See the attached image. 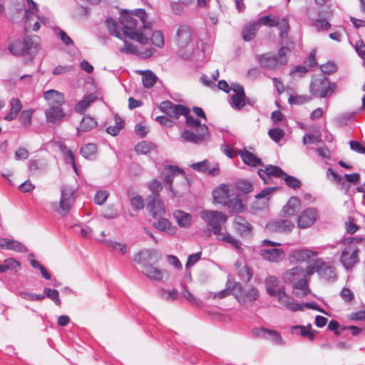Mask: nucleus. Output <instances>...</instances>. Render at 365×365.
<instances>
[{
    "mask_svg": "<svg viewBox=\"0 0 365 365\" xmlns=\"http://www.w3.org/2000/svg\"><path fill=\"white\" fill-rule=\"evenodd\" d=\"M336 84L324 76L314 78L309 86L310 93L321 98L331 96L336 93Z\"/></svg>",
    "mask_w": 365,
    "mask_h": 365,
    "instance_id": "6",
    "label": "nucleus"
},
{
    "mask_svg": "<svg viewBox=\"0 0 365 365\" xmlns=\"http://www.w3.org/2000/svg\"><path fill=\"white\" fill-rule=\"evenodd\" d=\"M289 52L288 47L282 46L278 52V56L271 53L257 55L256 59L260 66L265 69L276 70L279 66L286 64L288 61L287 54Z\"/></svg>",
    "mask_w": 365,
    "mask_h": 365,
    "instance_id": "5",
    "label": "nucleus"
},
{
    "mask_svg": "<svg viewBox=\"0 0 365 365\" xmlns=\"http://www.w3.org/2000/svg\"><path fill=\"white\" fill-rule=\"evenodd\" d=\"M317 212L314 208H308L298 217V227L307 228L312 225L317 220Z\"/></svg>",
    "mask_w": 365,
    "mask_h": 365,
    "instance_id": "15",
    "label": "nucleus"
},
{
    "mask_svg": "<svg viewBox=\"0 0 365 365\" xmlns=\"http://www.w3.org/2000/svg\"><path fill=\"white\" fill-rule=\"evenodd\" d=\"M27 8L25 9V20L28 23L33 19V16L38 12V5L33 0H26Z\"/></svg>",
    "mask_w": 365,
    "mask_h": 365,
    "instance_id": "45",
    "label": "nucleus"
},
{
    "mask_svg": "<svg viewBox=\"0 0 365 365\" xmlns=\"http://www.w3.org/2000/svg\"><path fill=\"white\" fill-rule=\"evenodd\" d=\"M104 242L112 249L118 250L122 255H125L128 252V248L125 245L111 240L105 241Z\"/></svg>",
    "mask_w": 365,
    "mask_h": 365,
    "instance_id": "62",
    "label": "nucleus"
},
{
    "mask_svg": "<svg viewBox=\"0 0 365 365\" xmlns=\"http://www.w3.org/2000/svg\"><path fill=\"white\" fill-rule=\"evenodd\" d=\"M230 294H234L233 284H232L231 282L230 283V284L228 283L227 284V287L225 289L215 293L213 295V298L222 299Z\"/></svg>",
    "mask_w": 365,
    "mask_h": 365,
    "instance_id": "60",
    "label": "nucleus"
},
{
    "mask_svg": "<svg viewBox=\"0 0 365 365\" xmlns=\"http://www.w3.org/2000/svg\"><path fill=\"white\" fill-rule=\"evenodd\" d=\"M267 227L275 232H290L294 228V224L289 220H279L269 223Z\"/></svg>",
    "mask_w": 365,
    "mask_h": 365,
    "instance_id": "26",
    "label": "nucleus"
},
{
    "mask_svg": "<svg viewBox=\"0 0 365 365\" xmlns=\"http://www.w3.org/2000/svg\"><path fill=\"white\" fill-rule=\"evenodd\" d=\"M313 26L317 29L318 31H326L330 29L331 24L329 23L326 19H316L313 21Z\"/></svg>",
    "mask_w": 365,
    "mask_h": 365,
    "instance_id": "64",
    "label": "nucleus"
},
{
    "mask_svg": "<svg viewBox=\"0 0 365 365\" xmlns=\"http://www.w3.org/2000/svg\"><path fill=\"white\" fill-rule=\"evenodd\" d=\"M19 296L29 301H42L45 299V295L41 294H34L29 292H20Z\"/></svg>",
    "mask_w": 365,
    "mask_h": 365,
    "instance_id": "57",
    "label": "nucleus"
},
{
    "mask_svg": "<svg viewBox=\"0 0 365 365\" xmlns=\"http://www.w3.org/2000/svg\"><path fill=\"white\" fill-rule=\"evenodd\" d=\"M147 13L143 9L125 10L120 14L121 34L124 37L146 44L150 37L151 28L146 24Z\"/></svg>",
    "mask_w": 365,
    "mask_h": 365,
    "instance_id": "1",
    "label": "nucleus"
},
{
    "mask_svg": "<svg viewBox=\"0 0 365 365\" xmlns=\"http://www.w3.org/2000/svg\"><path fill=\"white\" fill-rule=\"evenodd\" d=\"M21 264L19 261L14 258L6 259L2 264H0V273L5 272L8 270L17 272L20 268Z\"/></svg>",
    "mask_w": 365,
    "mask_h": 365,
    "instance_id": "39",
    "label": "nucleus"
},
{
    "mask_svg": "<svg viewBox=\"0 0 365 365\" xmlns=\"http://www.w3.org/2000/svg\"><path fill=\"white\" fill-rule=\"evenodd\" d=\"M150 190L152 192L153 197H159V192L161 191L163 186L160 181L153 180L148 184Z\"/></svg>",
    "mask_w": 365,
    "mask_h": 365,
    "instance_id": "59",
    "label": "nucleus"
},
{
    "mask_svg": "<svg viewBox=\"0 0 365 365\" xmlns=\"http://www.w3.org/2000/svg\"><path fill=\"white\" fill-rule=\"evenodd\" d=\"M43 96L48 107L63 106L64 103L63 94L53 89L43 92Z\"/></svg>",
    "mask_w": 365,
    "mask_h": 365,
    "instance_id": "21",
    "label": "nucleus"
},
{
    "mask_svg": "<svg viewBox=\"0 0 365 365\" xmlns=\"http://www.w3.org/2000/svg\"><path fill=\"white\" fill-rule=\"evenodd\" d=\"M46 120L48 123L52 124H60L64 118L66 113L62 108V106L48 107L45 110Z\"/></svg>",
    "mask_w": 365,
    "mask_h": 365,
    "instance_id": "14",
    "label": "nucleus"
},
{
    "mask_svg": "<svg viewBox=\"0 0 365 365\" xmlns=\"http://www.w3.org/2000/svg\"><path fill=\"white\" fill-rule=\"evenodd\" d=\"M147 209L154 218L163 216L165 213L164 203L159 197H153L147 204Z\"/></svg>",
    "mask_w": 365,
    "mask_h": 365,
    "instance_id": "23",
    "label": "nucleus"
},
{
    "mask_svg": "<svg viewBox=\"0 0 365 365\" xmlns=\"http://www.w3.org/2000/svg\"><path fill=\"white\" fill-rule=\"evenodd\" d=\"M173 215L179 226L187 227L190 225L192 216L190 214L182 210H176Z\"/></svg>",
    "mask_w": 365,
    "mask_h": 365,
    "instance_id": "37",
    "label": "nucleus"
},
{
    "mask_svg": "<svg viewBox=\"0 0 365 365\" xmlns=\"http://www.w3.org/2000/svg\"><path fill=\"white\" fill-rule=\"evenodd\" d=\"M213 198L215 202L225 205L228 200L234 195V193L228 185H221L213 192Z\"/></svg>",
    "mask_w": 365,
    "mask_h": 365,
    "instance_id": "18",
    "label": "nucleus"
},
{
    "mask_svg": "<svg viewBox=\"0 0 365 365\" xmlns=\"http://www.w3.org/2000/svg\"><path fill=\"white\" fill-rule=\"evenodd\" d=\"M232 89L234 93L230 96V105L232 108L240 110L246 104L244 88L237 83H232Z\"/></svg>",
    "mask_w": 365,
    "mask_h": 365,
    "instance_id": "13",
    "label": "nucleus"
},
{
    "mask_svg": "<svg viewBox=\"0 0 365 365\" xmlns=\"http://www.w3.org/2000/svg\"><path fill=\"white\" fill-rule=\"evenodd\" d=\"M153 148V145L148 141L138 143L135 147V151L138 154H147L150 153Z\"/></svg>",
    "mask_w": 365,
    "mask_h": 365,
    "instance_id": "54",
    "label": "nucleus"
},
{
    "mask_svg": "<svg viewBox=\"0 0 365 365\" xmlns=\"http://www.w3.org/2000/svg\"><path fill=\"white\" fill-rule=\"evenodd\" d=\"M284 172L278 166L267 165L264 169H259L258 175L263 179L264 183H268L270 177L282 178Z\"/></svg>",
    "mask_w": 365,
    "mask_h": 365,
    "instance_id": "24",
    "label": "nucleus"
},
{
    "mask_svg": "<svg viewBox=\"0 0 365 365\" xmlns=\"http://www.w3.org/2000/svg\"><path fill=\"white\" fill-rule=\"evenodd\" d=\"M255 334L260 338L269 339L277 345H282L284 344L280 334L274 330L260 327L255 331Z\"/></svg>",
    "mask_w": 365,
    "mask_h": 365,
    "instance_id": "20",
    "label": "nucleus"
},
{
    "mask_svg": "<svg viewBox=\"0 0 365 365\" xmlns=\"http://www.w3.org/2000/svg\"><path fill=\"white\" fill-rule=\"evenodd\" d=\"M106 23L108 27L110 33L112 35L124 41V46L120 48V51L121 53L139 55L143 58H148L152 56L153 53V49H146L144 53H142L139 51L135 45L128 42L125 40L127 37H124L123 34H121V31L118 29V24L113 19H107Z\"/></svg>",
    "mask_w": 365,
    "mask_h": 365,
    "instance_id": "4",
    "label": "nucleus"
},
{
    "mask_svg": "<svg viewBox=\"0 0 365 365\" xmlns=\"http://www.w3.org/2000/svg\"><path fill=\"white\" fill-rule=\"evenodd\" d=\"M152 43L156 46L157 47L161 48L164 46V36L160 31H155L154 32L151 31L150 35Z\"/></svg>",
    "mask_w": 365,
    "mask_h": 365,
    "instance_id": "56",
    "label": "nucleus"
},
{
    "mask_svg": "<svg viewBox=\"0 0 365 365\" xmlns=\"http://www.w3.org/2000/svg\"><path fill=\"white\" fill-rule=\"evenodd\" d=\"M193 36L194 33L190 27L186 25L180 26L176 33V42L178 47L191 51L192 50V41Z\"/></svg>",
    "mask_w": 365,
    "mask_h": 365,
    "instance_id": "12",
    "label": "nucleus"
},
{
    "mask_svg": "<svg viewBox=\"0 0 365 365\" xmlns=\"http://www.w3.org/2000/svg\"><path fill=\"white\" fill-rule=\"evenodd\" d=\"M237 189L245 194L251 192L253 190L252 184L245 180H240L237 182Z\"/></svg>",
    "mask_w": 365,
    "mask_h": 365,
    "instance_id": "58",
    "label": "nucleus"
},
{
    "mask_svg": "<svg viewBox=\"0 0 365 365\" xmlns=\"http://www.w3.org/2000/svg\"><path fill=\"white\" fill-rule=\"evenodd\" d=\"M178 173H184V171L178 168V166L175 165H168L165 168V170L162 172V178L164 180V182L166 184H168V189L173 192V187H172V182L173 180V178L175 175Z\"/></svg>",
    "mask_w": 365,
    "mask_h": 365,
    "instance_id": "25",
    "label": "nucleus"
},
{
    "mask_svg": "<svg viewBox=\"0 0 365 365\" xmlns=\"http://www.w3.org/2000/svg\"><path fill=\"white\" fill-rule=\"evenodd\" d=\"M311 101V98L307 95L290 96L288 103L290 105H302Z\"/></svg>",
    "mask_w": 365,
    "mask_h": 365,
    "instance_id": "53",
    "label": "nucleus"
},
{
    "mask_svg": "<svg viewBox=\"0 0 365 365\" xmlns=\"http://www.w3.org/2000/svg\"><path fill=\"white\" fill-rule=\"evenodd\" d=\"M35 112L34 109L29 108L21 111L19 115V121L25 128H29L32 123V118Z\"/></svg>",
    "mask_w": 365,
    "mask_h": 365,
    "instance_id": "41",
    "label": "nucleus"
},
{
    "mask_svg": "<svg viewBox=\"0 0 365 365\" xmlns=\"http://www.w3.org/2000/svg\"><path fill=\"white\" fill-rule=\"evenodd\" d=\"M97 126L96 120L90 115L83 116L80 127L77 128V134L80 135L81 133L88 132Z\"/></svg>",
    "mask_w": 365,
    "mask_h": 365,
    "instance_id": "32",
    "label": "nucleus"
},
{
    "mask_svg": "<svg viewBox=\"0 0 365 365\" xmlns=\"http://www.w3.org/2000/svg\"><path fill=\"white\" fill-rule=\"evenodd\" d=\"M359 248L355 245H348L342 250L340 261L346 270L351 269L359 262Z\"/></svg>",
    "mask_w": 365,
    "mask_h": 365,
    "instance_id": "10",
    "label": "nucleus"
},
{
    "mask_svg": "<svg viewBox=\"0 0 365 365\" xmlns=\"http://www.w3.org/2000/svg\"><path fill=\"white\" fill-rule=\"evenodd\" d=\"M323 265V259L320 258H317L314 259L309 266H307L305 269L303 268V274L304 275V279L307 276H311L315 272L319 274L320 265Z\"/></svg>",
    "mask_w": 365,
    "mask_h": 365,
    "instance_id": "44",
    "label": "nucleus"
},
{
    "mask_svg": "<svg viewBox=\"0 0 365 365\" xmlns=\"http://www.w3.org/2000/svg\"><path fill=\"white\" fill-rule=\"evenodd\" d=\"M200 217L217 237L222 233V226L227 220V216L217 210H204L200 212Z\"/></svg>",
    "mask_w": 365,
    "mask_h": 365,
    "instance_id": "7",
    "label": "nucleus"
},
{
    "mask_svg": "<svg viewBox=\"0 0 365 365\" xmlns=\"http://www.w3.org/2000/svg\"><path fill=\"white\" fill-rule=\"evenodd\" d=\"M279 17L278 16L266 15L259 17L257 19V24L259 25H264L268 27L277 26V21Z\"/></svg>",
    "mask_w": 365,
    "mask_h": 365,
    "instance_id": "47",
    "label": "nucleus"
},
{
    "mask_svg": "<svg viewBox=\"0 0 365 365\" xmlns=\"http://www.w3.org/2000/svg\"><path fill=\"white\" fill-rule=\"evenodd\" d=\"M159 108L167 115L178 119L180 115L187 116L190 115L189 108L180 104H174L169 101H163Z\"/></svg>",
    "mask_w": 365,
    "mask_h": 365,
    "instance_id": "11",
    "label": "nucleus"
},
{
    "mask_svg": "<svg viewBox=\"0 0 365 365\" xmlns=\"http://www.w3.org/2000/svg\"><path fill=\"white\" fill-rule=\"evenodd\" d=\"M301 201L297 197H292L283 207L282 212L285 216H292L299 210Z\"/></svg>",
    "mask_w": 365,
    "mask_h": 365,
    "instance_id": "28",
    "label": "nucleus"
},
{
    "mask_svg": "<svg viewBox=\"0 0 365 365\" xmlns=\"http://www.w3.org/2000/svg\"><path fill=\"white\" fill-rule=\"evenodd\" d=\"M268 134L270 138L275 143H278L284 135V131L279 128L270 129Z\"/></svg>",
    "mask_w": 365,
    "mask_h": 365,
    "instance_id": "61",
    "label": "nucleus"
},
{
    "mask_svg": "<svg viewBox=\"0 0 365 365\" xmlns=\"http://www.w3.org/2000/svg\"><path fill=\"white\" fill-rule=\"evenodd\" d=\"M275 296L277 297L278 302L286 307L287 309L292 312L302 310L301 304L294 302V300L285 293L284 289H279Z\"/></svg>",
    "mask_w": 365,
    "mask_h": 365,
    "instance_id": "19",
    "label": "nucleus"
},
{
    "mask_svg": "<svg viewBox=\"0 0 365 365\" xmlns=\"http://www.w3.org/2000/svg\"><path fill=\"white\" fill-rule=\"evenodd\" d=\"M282 278L284 282L292 283L294 289L302 290L304 294L309 292L308 282L304 279L302 267H295L287 270L283 274Z\"/></svg>",
    "mask_w": 365,
    "mask_h": 365,
    "instance_id": "8",
    "label": "nucleus"
},
{
    "mask_svg": "<svg viewBox=\"0 0 365 365\" xmlns=\"http://www.w3.org/2000/svg\"><path fill=\"white\" fill-rule=\"evenodd\" d=\"M81 155L86 159L94 158L97 153V146L94 143H88L81 149Z\"/></svg>",
    "mask_w": 365,
    "mask_h": 365,
    "instance_id": "46",
    "label": "nucleus"
},
{
    "mask_svg": "<svg viewBox=\"0 0 365 365\" xmlns=\"http://www.w3.org/2000/svg\"><path fill=\"white\" fill-rule=\"evenodd\" d=\"M234 227L235 230L242 236H247L251 232L250 224L243 217L237 216L234 220Z\"/></svg>",
    "mask_w": 365,
    "mask_h": 365,
    "instance_id": "27",
    "label": "nucleus"
},
{
    "mask_svg": "<svg viewBox=\"0 0 365 365\" xmlns=\"http://www.w3.org/2000/svg\"><path fill=\"white\" fill-rule=\"evenodd\" d=\"M279 285V279L275 276H269L266 278L265 286L267 294L271 297H275L278 289L275 288Z\"/></svg>",
    "mask_w": 365,
    "mask_h": 365,
    "instance_id": "40",
    "label": "nucleus"
},
{
    "mask_svg": "<svg viewBox=\"0 0 365 365\" xmlns=\"http://www.w3.org/2000/svg\"><path fill=\"white\" fill-rule=\"evenodd\" d=\"M143 273L149 279L160 281L163 277V272L150 264L143 266Z\"/></svg>",
    "mask_w": 365,
    "mask_h": 365,
    "instance_id": "33",
    "label": "nucleus"
},
{
    "mask_svg": "<svg viewBox=\"0 0 365 365\" xmlns=\"http://www.w3.org/2000/svg\"><path fill=\"white\" fill-rule=\"evenodd\" d=\"M96 96L92 93L85 95L75 106V110L78 113H83L91 103L96 101Z\"/></svg>",
    "mask_w": 365,
    "mask_h": 365,
    "instance_id": "34",
    "label": "nucleus"
},
{
    "mask_svg": "<svg viewBox=\"0 0 365 365\" xmlns=\"http://www.w3.org/2000/svg\"><path fill=\"white\" fill-rule=\"evenodd\" d=\"M261 257L269 262H279L284 258V252L282 249H262L259 251Z\"/></svg>",
    "mask_w": 365,
    "mask_h": 365,
    "instance_id": "17",
    "label": "nucleus"
},
{
    "mask_svg": "<svg viewBox=\"0 0 365 365\" xmlns=\"http://www.w3.org/2000/svg\"><path fill=\"white\" fill-rule=\"evenodd\" d=\"M43 294L45 295V298L48 297L50 299H51L52 301H53L56 305H58V306L61 305V299L59 298V292L58 290L46 287L43 289Z\"/></svg>",
    "mask_w": 365,
    "mask_h": 365,
    "instance_id": "52",
    "label": "nucleus"
},
{
    "mask_svg": "<svg viewBox=\"0 0 365 365\" xmlns=\"http://www.w3.org/2000/svg\"><path fill=\"white\" fill-rule=\"evenodd\" d=\"M319 275L326 281H334L336 277L335 267L327 264L323 260V265H320Z\"/></svg>",
    "mask_w": 365,
    "mask_h": 365,
    "instance_id": "31",
    "label": "nucleus"
},
{
    "mask_svg": "<svg viewBox=\"0 0 365 365\" xmlns=\"http://www.w3.org/2000/svg\"><path fill=\"white\" fill-rule=\"evenodd\" d=\"M158 217L159 219L157 222L153 223V227L160 231L169 232L171 229V223L170 221L168 219L163 217V216Z\"/></svg>",
    "mask_w": 365,
    "mask_h": 365,
    "instance_id": "50",
    "label": "nucleus"
},
{
    "mask_svg": "<svg viewBox=\"0 0 365 365\" xmlns=\"http://www.w3.org/2000/svg\"><path fill=\"white\" fill-rule=\"evenodd\" d=\"M240 155L243 162L250 166L257 167L262 163L258 157L247 150L240 151Z\"/></svg>",
    "mask_w": 365,
    "mask_h": 365,
    "instance_id": "36",
    "label": "nucleus"
},
{
    "mask_svg": "<svg viewBox=\"0 0 365 365\" xmlns=\"http://www.w3.org/2000/svg\"><path fill=\"white\" fill-rule=\"evenodd\" d=\"M24 44V51L25 55H35L40 47L37 43H35L31 37L26 36L22 41Z\"/></svg>",
    "mask_w": 365,
    "mask_h": 365,
    "instance_id": "35",
    "label": "nucleus"
},
{
    "mask_svg": "<svg viewBox=\"0 0 365 365\" xmlns=\"http://www.w3.org/2000/svg\"><path fill=\"white\" fill-rule=\"evenodd\" d=\"M230 213H240L242 212L245 209V205L242 202L240 195H234L228 200V202L225 203Z\"/></svg>",
    "mask_w": 365,
    "mask_h": 365,
    "instance_id": "29",
    "label": "nucleus"
},
{
    "mask_svg": "<svg viewBox=\"0 0 365 365\" xmlns=\"http://www.w3.org/2000/svg\"><path fill=\"white\" fill-rule=\"evenodd\" d=\"M317 255L318 252L317 251L309 249H300L290 253L289 258L291 262H304L316 257Z\"/></svg>",
    "mask_w": 365,
    "mask_h": 365,
    "instance_id": "16",
    "label": "nucleus"
},
{
    "mask_svg": "<svg viewBox=\"0 0 365 365\" xmlns=\"http://www.w3.org/2000/svg\"><path fill=\"white\" fill-rule=\"evenodd\" d=\"M217 240L227 242L232 245L239 252H242L243 249L240 247V242L234 238L227 232H222L220 236L216 237Z\"/></svg>",
    "mask_w": 365,
    "mask_h": 365,
    "instance_id": "42",
    "label": "nucleus"
},
{
    "mask_svg": "<svg viewBox=\"0 0 365 365\" xmlns=\"http://www.w3.org/2000/svg\"><path fill=\"white\" fill-rule=\"evenodd\" d=\"M234 295L240 304H244L257 300L259 294L257 288L254 287L244 289L239 282L233 283Z\"/></svg>",
    "mask_w": 365,
    "mask_h": 365,
    "instance_id": "9",
    "label": "nucleus"
},
{
    "mask_svg": "<svg viewBox=\"0 0 365 365\" xmlns=\"http://www.w3.org/2000/svg\"><path fill=\"white\" fill-rule=\"evenodd\" d=\"M9 50L15 56L25 55L24 51V44L22 41H16L9 44Z\"/></svg>",
    "mask_w": 365,
    "mask_h": 365,
    "instance_id": "55",
    "label": "nucleus"
},
{
    "mask_svg": "<svg viewBox=\"0 0 365 365\" xmlns=\"http://www.w3.org/2000/svg\"><path fill=\"white\" fill-rule=\"evenodd\" d=\"M156 81L157 76L153 71H145L144 72V75L143 76V83L145 88H150L153 87L156 83Z\"/></svg>",
    "mask_w": 365,
    "mask_h": 365,
    "instance_id": "49",
    "label": "nucleus"
},
{
    "mask_svg": "<svg viewBox=\"0 0 365 365\" xmlns=\"http://www.w3.org/2000/svg\"><path fill=\"white\" fill-rule=\"evenodd\" d=\"M185 125L189 128L181 132L180 138L183 141L200 144L210 138L209 130L205 124L189 115L185 119Z\"/></svg>",
    "mask_w": 365,
    "mask_h": 365,
    "instance_id": "2",
    "label": "nucleus"
},
{
    "mask_svg": "<svg viewBox=\"0 0 365 365\" xmlns=\"http://www.w3.org/2000/svg\"><path fill=\"white\" fill-rule=\"evenodd\" d=\"M191 168L198 172L207 173L210 175L215 176L219 174V168L217 166L210 168L209 162L207 160H202L199 163H193Z\"/></svg>",
    "mask_w": 365,
    "mask_h": 365,
    "instance_id": "30",
    "label": "nucleus"
},
{
    "mask_svg": "<svg viewBox=\"0 0 365 365\" xmlns=\"http://www.w3.org/2000/svg\"><path fill=\"white\" fill-rule=\"evenodd\" d=\"M124 122L120 117L118 115L115 116V125L108 126L106 128V131L108 133L115 136L118 135L120 130L123 128Z\"/></svg>",
    "mask_w": 365,
    "mask_h": 365,
    "instance_id": "48",
    "label": "nucleus"
},
{
    "mask_svg": "<svg viewBox=\"0 0 365 365\" xmlns=\"http://www.w3.org/2000/svg\"><path fill=\"white\" fill-rule=\"evenodd\" d=\"M0 248L26 253L28 249L23 243L12 239L0 238Z\"/></svg>",
    "mask_w": 365,
    "mask_h": 365,
    "instance_id": "22",
    "label": "nucleus"
},
{
    "mask_svg": "<svg viewBox=\"0 0 365 365\" xmlns=\"http://www.w3.org/2000/svg\"><path fill=\"white\" fill-rule=\"evenodd\" d=\"M282 178L284 180L286 185L294 190L299 188L302 183L299 180L294 176L289 175L286 173L282 175Z\"/></svg>",
    "mask_w": 365,
    "mask_h": 365,
    "instance_id": "51",
    "label": "nucleus"
},
{
    "mask_svg": "<svg viewBox=\"0 0 365 365\" xmlns=\"http://www.w3.org/2000/svg\"><path fill=\"white\" fill-rule=\"evenodd\" d=\"M276 27H278L279 29V37L282 39L287 38L290 29L288 18L287 16L282 19L279 18L277 21Z\"/></svg>",
    "mask_w": 365,
    "mask_h": 365,
    "instance_id": "43",
    "label": "nucleus"
},
{
    "mask_svg": "<svg viewBox=\"0 0 365 365\" xmlns=\"http://www.w3.org/2000/svg\"><path fill=\"white\" fill-rule=\"evenodd\" d=\"M257 21L252 22L246 25L242 31V37L245 41H251L256 35L258 30Z\"/></svg>",
    "mask_w": 365,
    "mask_h": 365,
    "instance_id": "38",
    "label": "nucleus"
},
{
    "mask_svg": "<svg viewBox=\"0 0 365 365\" xmlns=\"http://www.w3.org/2000/svg\"><path fill=\"white\" fill-rule=\"evenodd\" d=\"M76 191L74 187L63 185L61 188V199L59 202H54L51 204L54 211L63 217L66 216L74 205Z\"/></svg>",
    "mask_w": 365,
    "mask_h": 365,
    "instance_id": "3",
    "label": "nucleus"
},
{
    "mask_svg": "<svg viewBox=\"0 0 365 365\" xmlns=\"http://www.w3.org/2000/svg\"><path fill=\"white\" fill-rule=\"evenodd\" d=\"M178 292L175 289H173L170 291H166L165 289L160 290L161 298H163L167 301L175 300L178 297Z\"/></svg>",
    "mask_w": 365,
    "mask_h": 365,
    "instance_id": "63",
    "label": "nucleus"
}]
</instances>
